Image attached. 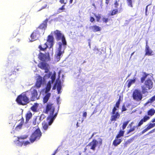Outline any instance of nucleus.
Instances as JSON below:
<instances>
[{"mask_svg":"<svg viewBox=\"0 0 155 155\" xmlns=\"http://www.w3.org/2000/svg\"><path fill=\"white\" fill-rule=\"evenodd\" d=\"M112 115L111 117V121H116L117 119L119 118L120 115L118 113V112L117 108L114 107L112 112Z\"/></svg>","mask_w":155,"mask_h":155,"instance_id":"6e6552de","label":"nucleus"},{"mask_svg":"<svg viewBox=\"0 0 155 155\" xmlns=\"http://www.w3.org/2000/svg\"><path fill=\"white\" fill-rule=\"evenodd\" d=\"M129 123L128 121H126L123 124V129H124L127 126V125Z\"/></svg>","mask_w":155,"mask_h":155,"instance_id":"4c0bfd02","label":"nucleus"},{"mask_svg":"<svg viewBox=\"0 0 155 155\" xmlns=\"http://www.w3.org/2000/svg\"><path fill=\"white\" fill-rule=\"evenodd\" d=\"M155 129H154L150 131L148 133V134H150L154 132L155 131Z\"/></svg>","mask_w":155,"mask_h":155,"instance_id":"5fc2aeb1","label":"nucleus"},{"mask_svg":"<svg viewBox=\"0 0 155 155\" xmlns=\"http://www.w3.org/2000/svg\"><path fill=\"white\" fill-rule=\"evenodd\" d=\"M136 74L137 71H136L135 76H134V77L133 78V79L130 80L129 81V82H128L127 85V86L128 88L130 87L132 84L135 83L136 81V78H135V76H136Z\"/></svg>","mask_w":155,"mask_h":155,"instance_id":"412c9836","label":"nucleus"},{"mask_svg":"<svg viewBox=\"0 0 155 155\" xmlns=\"http://www.w3.org/2000/svg\"><path fill=\"white\" fill-rule=\"evenodd\" d=\"M126 110V108L124 107V106H123L122 107V111H125Z\"/></svg>","mask_w":155,"mask_h":155,"instance_id":"4d7b16f0","label":"nucleus"},{"mask_svg":"<svg viewBox=\"0 0 155 155\" xmlns=\"http://www.w3.org/2000/svg\"><path fill=\"white\" fill-rule=\"evenodd\" d=\"M148 130V129H147V127L146 128H145L143 130V131L142 132V134H143L144 133H145Z\"/></svg>","mask_w":155,"mask_h":155,"instance_id":"3c124183","label":"nucleus"},{"mask_svg":"<svg viewBox=\"0 0 155 155\" xmlns=\"http://www.w3.org/2000/svg\"><path fill=\"white\" fill-rule=\"evenodd\" d=\"M47 43H45L44 46H43V47H42V46H39V48L41 50L44 51L46 49L47 47H49V45H47Z\"/></svg>","mask_w":155,"mask_h":155,"instance_id":"bb28decb","label":"nucleus"},{"mask_svg":"<svg viewBox=\"0 0 155 155\" xmlns=\"http://www.w3.org/2000/svg\"><path fill=\"white\" fill-rule=\"evenodd\" d=\"M132 97L133 99L137 101H140L143 98L141 91L138 90H135L134 91Z\"/></svg>","mask_w":155,"mask_h":155,"instance_id":"423d86ee","label":"nucleus"},{"mask_svg":"<svg viewBox=\"0 0 155 155\" xmlns=\"http://www.w3.org/2000/svg\"><path fill=\"white\" fill-rule=\"evenodd\" d=\"M43 82V80L41 77L39 76L37 79V81L36 82L35 86L38 88L41 87Z\"/></svg>","mask_w":155,"mask_h":155,"instance_id":"f3484780","label":"nucleus"},{"mask_svg":"<svg viewBox=\"0 0 155 155\" xmlns=\"http://www.w3.org/2000/svg\"><path fill=\"white\" fill-rule=\"evenodd\" d=\"M87 112H84L83 114V116L84 117H86L87 116Z\"/></svg>","mask_w":155,"mask_h":155,"instance_id":"603ef678","label":"nucleus"},{"mask_svg":"<svg viewBox=\"0 0 155 155\" xmlns=\"http://www.w3.org/2000/svg\"><path fill=\"white\" fill-rule=\"evenodd\" d=\"M149 49V47L148 46V45H147H147H146V49L145 50H147V49Z\"/></svg>","mask_w":155,"mask_h":155,"instance_id":"052dcab7","label":"nucleus"},{"mask_svg":"<svg viewBox=\"0 0 155 155\" xmlns=\"http://www.w3.org/2000/svg\"><path fill=\"white\" fill-rule=\"evenodd\" d=\"M134 124L133 122H132L131 124L129 125L130 126V128L128 130L127 132V134H129L130 133H134L136 130V129L137 130L138 127L137 126H132V125Z\"/></svg>","mask_w":155,"mask_h":155,"instance_id":"2eb2a0df","label":"nucleus"},{"mask_svg":"<svg viewBox=\"0 0 155 155\" xmlns=\"http://www.w3.org/2000/svg\"><path fill=\"white\" fill-rule=\"evenodd\" d=\"M127 3L128 6L131 7H133L132 0H127Z\"/></svg>","mask_w":155,"mask_h":155,"instance_id":"e433bc0d","label":"nucleus"},{"mask_svg":"<svg viewBox=\"0 0 155 155\" xmlns=\"http://www.w3.org/2000/svg\"><path fill=\"white\" fill-rule=\"evenodd\" d=\"M124 132L123 131H120L119 134L117 136V138L118 139L121 136H123Z\"/></svg>","mask_w":155,"mask_h":155,"instance_id":"72a5a7b5","label":"nucleus"},{"mask_svg":"<svg viewBox=\"0 0 155 155\" xmlns=\"http://www.w3.org/2000/svg\"><path fill=\"white\" fill-rule=\"evenodd\" d=\"M45 117V116L44 114H42L41 115V116L39 118V119L40 120H42Z\"/></svg>","mask_w":155,"mask_h":155,"instance_id":"a18cd8bd","label":"nucleus"},{"mask_svg":"<svg viewBox=\"0 0 155 155\" xmlns=\"http://www.w3.org/2000/svg\"><path fill=\"white\" fill-rule=\"evenodd\" d=\"M60 2L61 4L64 3V5H65L66 4V2H64V0H60Z\"/></svg>","mask_w":155,"mask_h":155,"instance_id":"09e8293b","label":"nucleus"},{"mask_svg":"<svg viewBox=\"0 0 155 155\" xmlns=\"http://www.w3.org/2000/svg\"><path fill=\"white\" fill-rule=\"evenodd\" d=\"M152 124V125H153V127L154 126H155V123Z\"/></svg>","mask_w":155,"mask_h":155,"instance_id":"774afa93","label":"nucleus"},{"mask_svg":"<svg viewBox=\"0 0 155 155\" xmlns=\"http://www.w3.org/2000/svg\"><path fill=\"white\" fill-rule=\"evenodd\" d=\"M55 73L54 72L52 75H51V81H50L48 83L45 92L47 93L50 90L51 88V84L53 83L54 81L55 80Z\"/></svg>","mask_w":155,"mask_h":155,"instance_id":"9d476101","label":"nucleus"},{"mask_svg":"<svg viewBox=\"0 0 155 155\" xmlns=\"http://www.w3.org/2000/svg\"><path fill=\"white\" fill-rule=\"evenodd\" d=\"M121 140L120 139H117L114 141L113 144L115 146H117L121 143Z\"/></svg>","mask_w":155,"mask_h":155,"instance_id":"393cba45","label":"nucleus"},{"mask_svg":"<svg viewBox=\"0 0 155 155\" xmlns=\"http://www.w3.org/2000/svg\"><path fill=\"white\" fill-rule=\"evenodd\" d=\"M47 6V4H46L44 6H43L41 8V9H40L39 11L43 9H44Z\"/></svg>","mask_w":155,"mask_h":155,"instance_id":"6e6d98bb","label":"nucleus"},{"mask_svg":"<svg viewBox=\"0 0 155 155\" xmlns=\"http://www.w3.org/2000/svg\"><path fill=\"white\" fill-rule=\"evenodd\" d=\"M38 57L39 59L42 61H45L46 59L45 55L41 53H40V54L39 55Z\"/></svg>","mask_w":155,"mask_h":155,"instance_id":"b1692460","label":"nucleus"},{"mask_svg":"<svg viewBox=\"0 0 155 155\" xmlns=\"http://www.w3.org/2000/svg\"><path fill=\"white\" fill-rule=\"evenodd\" d=\"M48 21V20L46 19L39 26V28L41 29H45L47 27V23Z\"/></svg>","mask_w":155,"mask_h":155,"instance_id":"aec40b11","label":"nucleus"},{"mask_svg":"<svg viewBox=\"0 0 155 155\" xmlns=\"http://www.w3.org/2000/svg\"><path fill=\"white\" fill-rule=\"evenodd\" d=\"M150 117L149 116H146L143 118L142 119L144 120V122H145L147 121L149 119Z\"/></svg>","mask_w":155,"mask_h":155,"instance_id":"ea45409f","label":"nucleus"},{"mask_svg":"<svg viewBox=\"0 0 155 155\" xmlns=\"http://www.w3.org/2000/svg\"><path fill=\"white\" fill-rule=\"evenodd\" d=\"M27 92H28V94L30 93H31L29 96L31 101H34L38 99L39 96H38L37 91L35 89V87H32L29 91Z\"/></svg>","mask_w":155,"mask_h":155,"instance_id":"39448f33","label":"nucleus"},{"mask_svg":"<svg viewBox=\"0 0 155 155\" xmlns=\"http://www.w3.org/2000/svg\"><path fill=\"white\" fill-rule=\"evenodd\" d=\"M120 104V101H117V103L116 104V105L115 107L117 108H117H118L119 107Z\"/></svg>","mask_w":155,"mask_h":155,"instance_id":"c03bdc74","label":"nucleus"},{"mask_svg":"<svg viewBox=\"0 0 155 155\" xmlns=\"http://www.w3.org/2000/svg\"><path fill=\"white\" fill-rule=\"evenodd\" d=\"M121 11V6L118 9H116L114 10L111 13L112 15H114L116 14L117 13H120Z\"/></svg>","mask_w":155,"mask_h":155,"instance_id":"5701e85b","label":"nucleus"},{"mask_svg":"<svg viewBox=\"0 0 155 155\" xmlns=\"http://www.w3.org/2000/svg\"><path fill=\"white\" fill-rule=\"evenodd\" d=\"M94 18L93 17H90V21L91 22H93L94 21Z\"/></svg>","mask_w":155,"mask_h":155,"instance_id":"8fccbe9b","label":"nucleus"},{"mask_svg":"<svg viewBox=\"0 0 155 155\" xmlns=\"http://www.w3.org/2000/svg\"><path fill=\"white\" fill-rule=\"evenodd\" d=\"M155 101V95L151 97V98L149 99L147 102L146 103V104H147L150 103H152L154 102Z\"/></svg>","mask_w":155,"mask_h":155,"instance_id":"473e14b6","label":"nucleus"},{"mask_svg":"<svg viewBox=\"0 0 155 155\" xmlns=\"http://www.w3.org/2000/svg\"><path fill=\"white\" fill-rule=\"evenodd\" d=\"M115 7L116 8V9H118V3L117 1H116L114 4Z\"/></svg>","mask_w":155,"mask_h":155,"instance_id":"de8ad7c7","label":"nucleus"},{"mask_svg":"<svg viewBox=\"0 0 155 155\" xmlns=\"http://www.w3.org/2000/svg\"><path fill=\"white\" fill-rule=\"evenodd\" d=\"M55 107L53 104L49 103L47 104L45 109V113L48 115V118L54 119L57 114V113L54 114Z\"/></svg>","mask_w":155,"mask_h":155,"instance_id":"f03ea898","label":"nucleus"},{"mask_svg":"<svg viewBox=\"0 0 155 155\" xmlns=\"http://www.w3.org/2000/svg\"><path fill=\"white\" fill-rule=\"evenodd\" d=\"M27 137V136L26 135L22 136L20 137H17L18 140L17 141L20 142L21 143L20 145L21 146L23 144L25 146L26 145L30 143L28 141H26L25 142L22 140L23 139H24L26 138Z\"/></svg>","mask_w":155,"mask_h":155,"instance_id":"9b49d317","label":"nucleus"},{"mask_svg":"<svg viewBox=\"0 0 155 155\" xmlns=\"http://www.w3.org/2000/svg\"><path fill=\"white\" fill-rule=\"evenodd\" d=\"M64 6H65V5H63L61 8H59L58 11L59 13H60V12H61L60 11V10L62 11V10H64L65 9V8H64Z\"/></svg>","mask_w":155,"mask_h":155,"instance_id":"37998d69","label":"nucleus"},{"mask_svg":"<svg viewBox=\"0 0 155 155\" xmlns=\"http://www.w3.org/2000/svg\"><path fill=\"white\" fill-rule=\"evenodd\" d=\"M54 119L51 118H48V117L46 121H44L42 123L43 129L47 130L49 128V126L51 125Z\"/></svg>","mask_w":155,"mask_h":155,"instance_id":"1a4fd4ad","label":"nucleus"},{"mask_svg":"<svg viewBox=\"0 0 155 155\" xmlns=\"http://www.w3.org/2000/svg\"><path fill=\"white\" fill-rule=\"evenodd\" d=\"M28 92H26L25 94H22L19 95L16 99L17 102L19 104L25 105L29 101V96Z\"/></svg>","mask_w":155,"mask_h":155,"instance_id":"7ed1b4c3","label":"nucleus"},{"mask_svg":"<svg viewBox=\"0 0 155 155\" xmlns=\"http://www.w3.org/2000/svg\"><path fill=\"white\" fill-rule=\"evenodd\" d=\"M62 17V16H60L58 17V18H56V19H57V21H59V19H60V18L61 17Z\"/></svg>","mask_w":155,"mask_h":155,"instance_id":"bf43d9fd","label":"nucleus"},{"mask_svg":"<svg viewBox=\"0 0 155 155\" xmlns=\"http://www.w3.org/2000/svg\"><path fill=\"white\" fill-rule=\"evenodd\" d=\"M38 104H34L31 107V109L34 112H38Z\"/></svg>","mask_w":155,"mask_h":155,"instance_id":"6ab92c4d","label":"nucleus"},{"mask_svg":"<svg viewBox=\"0 0 155 155\" xmlns=\"http://www.w3.org/2000/svg\"><path fill=\"white\" fill-rule=\"evenodd\" d=\"M143 122H144V120H143L142 119L140 121V122H139V123L138 124V125H137V127H139V126H140L141 125H142L143 124Z\"/></svg>","mask_w":155,"mask_h":155,"instance_id":"58836bf2","label":"nucleus"},{"mask_svg":"<svg viewBox=\"0 0 155 155\" xmlns=\"http://www.w3.org/2000/svg\"><path fill=\"white\" fill-rule=\"evenodd\" d=\"M155 113V110L153 109H150L148 112V114L149 115L152 116Z\"/></svg>","mask_w":155,"mask_h":155,"instance_id":"7c9ffc66","label":"nucleus"},{"mask_svg":"<svg viewBox=\"0 0 155 155\" xmlns=\"http://www.w3.org/2000/svg\"><path fill=\"white\" fill-rule=\"evenodd\" d=\"M39 32L38 31L33 32L31 35V39L30 40L31 41H33L38 39L39 37Z\"/></svg>","mask_w":155,"mask_h":155,"instance_id":"ddd939ff","label":"nucleus"},{"mask_svg":"<svg viewBox=\"0 0 155 155\" xmlns=\"http://www.w3.org/2000/svg\"><path fill=\"white\" fill-rule=\"evenodd\" d=\"M102 20L104 22L107 23L108 21V18H102Z\"/></svg>","mask_w":155,"mask_h":155,"instance_id":"49530a36","label":"nucleus"},{"mask_svg":"<svg viewBox=\"0 0 155 155\" xmlns=\"http://www.w3.org/2000/svg\"><path fill=\"white\" fill-rule=\"evenodd\" d=\"M36 119L35 118L34 119L33 122V124L34 125H35L36 124Z\"/></svg>","mask_w":155,"mask_h":155,"instance_id":"864d4df0","label":"nucleus"},{"mask_svg":"<svg viewBox=\"0 0 155 155\" xmlns=\"http://www.w3.org/2000/svg\"><path fill=\"white\" fill-rule=\"evenodd\" d=\"M148 5H147L146 7V9H145V10H146V15H147V9H148Z\"/></svg>","mask_w":155,"mask_h":155,"instance_id":"13d9d810","label":"nucleus"},{"mask_svg":"<svg viewBox=\"0 0 155 155\" xmlns=\"http://www.w3.org/2000/svg\"><path fill=\"white\" fill-rule=\"evenodd\" d=\"M106 3L107 4H108V2H109V0H106Z\"/></svg>","mask_w":155,"mask_h":155,"instance_id":"680f3d73","label":"nucleus"},{"mask_svg":"<svg viewBox=\"0 0 155 155\" xmlns=\"http://www.w3.org/2000/svg\"><path fill=\"white\" fill-rule=\"evenodd\" d=\"M146 87L144 86L142 87V92L143 94H147L148 92L147 91V89L146 88Z\"/></svg>","mask_w":155,"mask_h":155,"instance_id":"2f4dec72","label":"nucleus"},{"mask_svg":"<svg viewBox=\"0 0 155 155\" xmlns=\"http://www.w3.org/2000/svg\"><path fill=\"white\" fill-rule=\"evenodd\" d=\"M35 130L32 134L30 138V140L31 143H33L35 141L38 140L41 135V132L38 128H35Z\"/></svg>","mask_w":155,"mask_h":155,"instance_id":"20e7f679","label":"nucleus"},{"mask_svg":"<svg viewBox=\"0 0 155 155\" xmlns=\"http://www.w3.org/2000/svg\"><path fill=\"white\" fill-rule=\"evenodd\" d=\"M47 44L49 45V48H51L54 44V38L51 35H49L48 37Z\"/></svg>","mask_w":155,"mask_h":155,"instance_id":"4468645a","label":"nucleus"},{"mask_svg":"<svg viewBox=\"0 0 155 155\" xmlns=\"http://www.w3.org/2000/svg\"><path fill=\"white\" fill-rule=\"evenodd\" d=\"M61 83L59 82L58 83L57 86V90L58 94H59L61 93Z\"/></svg>","mask_w":155,"mask_h":155,"instance_id":"c756f323","label":"nucleus"},{"mask_svg":"<svg viewBox=\"0 0 155 155\" xmlns=\"http://www.w3.org/2000/svg\"><path fill=\"white\" fill-rule=\"evenodd\" d=\"M131 140H128L127 141V142H128V143H130V142H131Z\"/></svg>","mask_w":155,"mask_h":155,"instance_id":"e2e57ef3","label":"nucleus"},{"mask_svg":"<svg viewBox=\"0 0 155 155\" xmlns=\"http://www.w3.org/2000/svg\"><path fill=\"white\" fill-rule=\"evenodd\" d=\"M147 76V75L146 74L144 76H143V77L141 78V81L142 83H143V82Z\"/></svg>","mask_w":155,"mask_h":155,"instance_id":"a19ab883","label":"nucleus"},{"mask_svg":"<svg viewBox=\"0 0 155 155\" xmlns=\"http://www.w3.org/2000/svg\"><path fill=\"white\" fill-rule=\"evenodd\" d=\"M90 28L94 32L100 31L101 30V28L96 25L91 26Z\"/></svg>","mask_w":155,"mask_h":155,"instance_id":"a211bd4d","label":"nucleus"},{"mask_svg":"<svg viewBox=\"0 0 155 155\" xmlns=\"http://www.w3.org/2000/svg\"><path fill=\"white\" fill-rule=\"evenodd\" d=\"M153 125H152L151 123L150 124H149V125L147 127V129H148V130H149L151 128L153 127Z\"/></svg>","mask_w":155,"mask_h":155,"instance_id":"79ce46f5","label":"nucleus"},{"mask_svg":"<svg viewBox=\"0 0 155 155\" xmlns=\"http://www.w3.org/2000/svg\"><path fill=\"white\" fill-rule=\"evenodd\" d=\"M32 116V114L30 112L28 111L26 115V120H28Z\"/></svg>","mask_w":155,"mask_h":155,"instance_id":"cd10ccee","label":"nucleus"},{"mask_svg":"<svg viewBox=\"0 0 155 155\" xmlns=\"http://www.w3.org/2000/svg\"><path fill=\"white\" fill-rule=\"evenodd\" d=\"M152 122L153 123H154V122H155V119H153L152 120Z\"/></svg>","mask_w":155,"mask_h":155,"instance_id":"69168bd1","label":"nucleus"},{"mask_svg":"<svg viewBox=\"0 0 155 155\" xmlns=\"http://www.w3.org/2000/svg\"><path fill=\"white\" fill-rule=\"evenodd\" d=\"M56 88V86H54L53 87V88H52V89L53 90H54V89H55Z\"/></svg>","mask_w":155,"mask_h":155,"instance_id":"0e129e2a","label":"nucleus"},{"mask_svg":"<svg viewBox=\"0 0 155 155\" xmlns=\"http://www.w3.org/2000/svg\"><path fill=\"white\" fill-rule=\"evenodd\" d=\"M51 75V74L50 73L49 74H46L43 78V80H45L46 79L49 78Z\"/></svg>","mask_w":155,"mask_h":155,"instance_id":"f704fd0d","label":"nucleus"},{"mask_svg":"<svg viewBox=\"0 0 155 155\" xmlns=\"http://www.w3.org/2000/svg\"><path fill=\"white\" fill-rule=\"evenodd\" d=\"M96 50H97V51H98V49L97 48H95L94 49V51H96Z\"/></svg>","mask_w":155,"mask_h":155,"instance_id":"338daca9","label":"nucleus"},{"mask_svg":"<svg viewBox=\"0 0 155 155\" xmlns=\"http://www.w3.org/2000/svg\"><path fill=\"white\" fill-rule=\"evenodd\" d=\"M99 143L101 145L102 143V140L101 139H99V141L96 140H93L90 143L87 147H89L90 149L94 150H95V147L97 146V144Z\"/></svg>","mask_w":155,"mask_h":155,"instance_id":"0eeeda50","label":"nucleus"},{"mask_svg":"<svg viewBox=\"0 0 155 155\" xmlns=\"http://www.w3.org/2000/svg\"><path fill=\"white\" fill-rule=\"evenodd\" d=\"M23 124V122L21 121L18 125H17L15 128L16 130H18L20 129H21L22 127Z\"/></svg>","mask_w":155,"mask_h":155,"instance_id":"c85d7f7f","label":"nucleus"},{"mask_svg":"<svg viewBox=\"0 0 155 155\" xmlns=\"http://www.w3.org/2000/svg\"><path fill=\"white\" fill-rule=\"evenodd\" d=\"M153 82L150 79L147 80L145 82V85L148 89H151L153 86Z\"/></svg>","mask_w":155,"mask_h":155,"instance_id":"dca6fc26","label":"nucleus"},{"mask_svg":"<svg viewBox=\"0 0 155 155\" xmlns=\"http://www.w3.org/2000/svg\"><path fill=\"white\" fill-rule=\"evenodd\" d=\"M50 96V93H48L43 98V102L44 103H46L48 101Z\"/></svg>","mask_w":155,"mask_h":155,"instance_id":"4be33fe9","label":"nucleus"},{"mask_svg":"<svg viewBox=\"0 0 155 155\" xmlns=\"http://www.w3.org/2000/svg\"><path fill=\"white\" fill-rule=\"evenodd\" d=\"M39 67L41 69H44L45 70V72L47 73L49 71V66L48 64L45 62H41L39 63L38 65Z\"/></svg>","mask_w":155,"mask_h":155,"instance_id":"f8f14e48","label":"nucleus"},{"mask_svg":"<svg viewBox=\"0 0 155 155\" xmlns=\"http://www.w3.org/2000/svg\"><path fill=\"white\" fill-rule=\"evenodd\" d=\"M145 51L146 52L145 55H150L152 54L153 51L150 49L145 50Z\"/></svg>","mask_w":155,"mask_h":155,"instance_id":"a878e982","label":"nucleus"},{"mask_svg":"<svg viewBox=\"0 0 155 155\" xmlns=\"http://www.w3.org/2000/svg\"><path fill=\"white\" fill-rule=\"evenodd\" d=\"M54 34L56 38L58 41L56 45L57 50L55 55L56 60L58 61L64 52L67 43L64 35L61 33V31L56 30L54 31Z\"/></svg>","mask_w":155,"mask_h":155,"instance_id":"f257e3e1","label":"nucleus"},{"mask_svg":"<svg viewBox=\"0 0 155 155\" xmlns=\"http://www.w3.org/2000/svg\"><path fill=\"white\" fill-rule=\"evenodd\" d=\"M95 16L96 18L97 21L98 22L99 21L101 18V15L99 14L95 15Z\"/></svg>","mask_w":155,"mask_h":155,"instance_id":"c9c22d12","label":"nucleus"}]
</instances>
